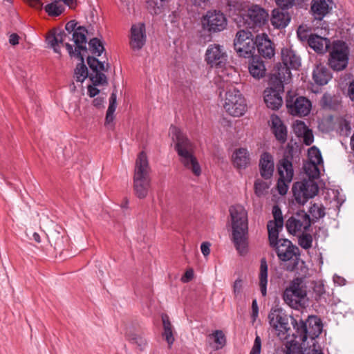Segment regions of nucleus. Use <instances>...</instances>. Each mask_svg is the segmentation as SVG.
I'll return each instance as SVG.
<instances>
[{"mask_svg":"<svg viewBox=\"0 0 354 354\" xmlns=\"http://www.w3.org/2000/svg\"><path fill=\"white\" fill-rule=\"evenodd\" d=\"M292 324L294 329L293 339L288 342L286 354H305L302 343L308 338L315 340L319 336L323 328L322 322L319 317L310 315L305 321L293 319Z\"/></svg>","mask_w":354,"mask_h":354,"instance_id":"nucleus-1","label":"nucleus"},{"mask_svg":"<svg viewBox=\"0 0 354 354\" xmlns=\"http://www.w3.org/2000/svg\"><path fill=\"white\" fill-rule=\"evenodd\" d=\"M172 139L175 142V150L182 165L190 170L196 176L201 174V168L194 156V143L178 128L171 127Z\"/></svg>","mask_w":354,"mask_h":354,"instance_id":"nucleus-2","label":"nucleus"},{"mask_svg":"<svg viewBox=\"0 0 354 354\" xmlns=\"http://www.w3.org/2000/svg\"><path fill=\"white\" fill-rule=\"evenodd\" d=\"M232 223V240L239 253L247 252L248 220V212L241 205H232L229 209Z\"/></svg>","mask_w":354,"mask_h":354,"instance_id":"nucleus-3","label":"nucleus"},{"mask_svg":"<svg viewBox=\"0 0 354 354\" xmlns=\"http://www.w3.org/2000/svg\"><path fill=\"white\" fill-rule=\"evenodd\" d=\"M279 234L271 232L268 234L270 245L275 251L280 261L288 262L286 266V270L289 272L295 271L300 260V250L290 240L279 239Z\"/></svg>","mask_w":354,"mask_h":354,"instance_id":"nucleus-4","label":"nucleus"},{"mask_svg":"<svg viewBox=\"0 0 354 354\" xmlns=\"http://www.w3.org/2000/svg\"><path fill=\"white\" fill-rule=\"evenodd\" d=\"M151 169L145 151L138 153L135 163L133 192L140 199L145 198L151 187Z\"/></svg>","mask_w":354,"mask_h":354,"instance_id":"nucleus-5","label":"nucleus"},{"mask_svg":"<svg viewBox=\"0 0 354 354\" xmlns=\"http://www.w3.org/2000/svg\"><path fill=\"white\" fill-rule=\"evenodd\" d=\"M306 296V286L304 280L301 277H296L291 280L282 295L285 303L295 309H298L304 305L302 301Z\"/></svg>","mask_w":354,"mask_h":354,"instance_id":"nucleus-6","label":"nucleus"},{"mask_svg":"<svg viewBox=\"0 0 354 354\" xmlns=\"http://www.w3.org/2000/svg\"><path fill=\"white\" fill-rule=\"evenodd\" d=\"M256 36L249 30H240L234 40V50L239 57L249 58L254 56L256 49Z\"/></svg>","mask_w":354,"mask_h":354,"instance_id":"nucleus-7","label":"nucleus"},{"mask_svg":"<svg viewBox=\"0 0 354 354\" xmlns=\"http://www.w3.org/2000/svg\"><path fill=\"white\" fill-rule=\"evenodd\" d=\"M292 190L295 201L299 205H304L318 194L319 187L313 179L308 178L295 182Z\"/></svg>","mask_w":354,"mask_h":354,"instance_id":"nucleus-8","label":"nucleus"},{"mask_svg":"<svg viewBox=\"0 0 354 354\" xmlns=\"http://www.w3.org/2000/svg\"><path fill=\"white\" fill-rule=\"evenodd\" d=\"M223 107L229 115L240 117L246 111L247 104L240 91L233 88L226 92Z\"/></svg>","mask_w":354,"mask_h":354,"instance_id":"nucleus-9","label":"nucleus"},{"mask_svg":"<svg viewBox=\"0 0 354 354\" xmlns=\"http://www.w3.org/2000/svg\"><path fill=\"white\" fill-rule=\"evenodd\" d=\"M348 62V48L346 44L340 40L334 41L328 59L330 68L336 71H342L347 66Z\"/></svg>","mask_w":354,"mask_h":354,"instance_id":"nucleus-10","label":"nucleus"},{"mask_svg":"<svg viewBox=\"0 0 354 354\" xmlns=\"http://www.w3.org/2000/svg\"><path fill=\"white\" fill-rule=\"evenodd\" d=\"M243 19L247 28L256 29L266 26L269 19L267 10L258 5H252L243 14Z\"/></svg>","mask_w":354,"mask_h":354,"instance_id":"nucleus-11","label":"nucleus"},{"mask_svg":"<svg viewBox=\"0 0 354 354\" xmlns=\"http://www.w3.org/2000/svg\"><path fill=\"white\" fill-rule=\"evenodd\" d=\"M203 28L210 32L214 33L223 30L227 26V19L221 11L209 10L201 19Z\"/></svg>","mask_w":354,"mask_h":354,"instance_id":"nucleus-12","label":"nucleus"},{"mask_svg":"<svg viewBox=\"0 0 354 354\" xmlns=\"http://www.w3.org/2000/svg\"><path fill=\"white\" fill-rule=\"evenodd\" d=\"M312 220L304 210L297 212L290 216L286 223L287 231L293 235L307 232L311 226Z\"/></svg>","mask_w":354,"mask_h":354,"instance_id":"nucleus-13","label":"nucleus"},{"mask_svg":"<svg viewBox=\"0 0 354 354\" xmlns=\"http://www.w3.org/2000/svg\"><path fill=\"white\" fill-rule=\"evenodd\" d=\"M227 54L223 46L210 44L205 53V61L212 68L223 69L227 63Z\"/></svg>","mask_w":354,"mask_h":354,"instance_id":"nucleus-14","label":"nucleus"},{"mask_svg":"<svg viewBox=\"0 0 354 354\" xmlns=\"http://www.w3.org/2000/svg\"><path fill=\"white\" fill-rule=\"evenodd\" d=\"M286 104L288 112L292 115L299 117L307 115L312 107L310 101L303 96L288 95Z\"/></svg>","mask_w":354,"mask_h":354,"instance_id":"nucleus-15","label":"nucleus"},{"mask_svg":"<svg viewBox=\"0 0 354 354\" xmlns=\"http://www.w3.org/2000/svg\"><path fill=\"white\" fill-rule=\"evenodd\" d=\"M86 32L87 30L85 27L78 26L77 29L75 30V32L73 33V40L74 41L76 46L75 51H73V46L71 44H70L69 43L65 44V47L71 56H72L73 55H75L77 57L83 59L80 50H87V48L86 47Z\"/></svg>","mask_w":354,"mask_h":354,"instance_id":"nucleus-16","label":"nucleus"},{"mask_svg":"<svg viewBox=\"0 0 354 354\" xmlns=\"http://www.w3.org/2000/svg\"><path fill=\"white\" fill-rule=\"evenodd\" d=\"M147 41L146 28L144 23L133 24L130 31L129 45L133 50H140Z\"/></svg>","mask_w":354,"mask_h":354,"instance_id":"nucleus-17","label":"nucleus"},{"mask_svg":"<svg viewBox=\"0 0 354 354\" xmlns=\"http://www.w3.org/2000/svg\"><path fill=\"white\" fill-rule=\"evenodd\" d=\"M270 324L276 330L285 335L290 329L288 326V318L287 315L281 309H274L271 310L268 315Z\"/></svg>","mask_w":354,"mask_h":354,"instance_id":"nucleus-18","label":"nucleus"},{"mask_svg":"<svg viewBox=\"0 0 354 354\" xmlns=\"http://www.w3.org/2000/svg\"><path fill=\"white\" fill-rule=\"evenodd\" d=\"M288 151L285 153L283 158L279 161L278 172L280 177L285 178L288 182H291L294 175L292 163L293 158L292 147H290L288 145Z\"/></svg>","mask_w":354,"mask_h":354,"instance_id":"nucleus-19","label":"nucleus"},{"mask_svg":"<svg viewBox=\"0 0 354 354\" xmlns=\"http://www.w3.org/2000/svg\"><path fill=\"white\" fill-rule=\"evenodd\" d=\"M256 48L260 56L266 59H271L274 55V44L266 34L256 35Z\"/></svg>","mask_w":354,"mask_h":354,"instance_id":"nucleus-20","label":"nucleus"},{"mask_svg":"<svg viewBox=\"0 0 354 354\" xmlns=\"http://www.w3.org/2000/svg\"><path fill=\"white\" fill-rule=\"evenodd\" d=\"M273 157L268 152H264L261 155L259 160V169L261 176L264 179H270L274 172Z\"/></svg>","mask_w":354,"mask_h":354,"instance_id":"nucleus-21","label":"nucleus"},{"mask_svg":"<svg viewBox=\"0 0 354 354\" xmlns=\"http://www.w3.org/2000/svg\"><path fill=\"white\" fill-rule=\"evenodd\" d=\"M68 35L60 29H53L47 35L46 41L55 53L60 54L59 44H63Z\"/></svg>","mask_w":354,"mask_h":354,"instance_id":"nucleus-22","label":"nucleus"},{"mask_svg":"<svg viewBox=\"0 0 354 354\" xmlns=\"http://www.w3.org/2000/svg\"><path fill=\"white\" fill-rule=\"evenodd\" d=\"M285 10H281L279 8L272 10L270 22L275 28H284L290 23L291 17L290 14Z\"/></svg>","mask_w":354,"mask_h":354,"instance_id":"nucleus-23","label":"nucleus"},{"mask_svg":"<svg viewBox=\"0 0 354 354\" xmlns=\"http://www.w3.org/2000/svg\"><path fill=\"white\" fill-rule=\"evenodd\" d=\"M308 44L311 48L319 54L326 52L330 46V41L328 39L315 34L310 35Z\"/></svg>","mask_w":354,"mask_h":354,"instance_id":"nucleus-24","label":"nucleus"},{"mask_svg":"<svg viewBox=\"0 0 354 354\" xmlns=\"http://www.w3.org/2000/svg\"><path fill=\"white\" fill-rule=\"evenodd\" d=\"M232 162L239 169H245L250 164V153L245 148L236 149L232 154Z\"/></svg>","mask_w":354,"mask_h":354,"instance_id":"nucleus-25","label":"nucleus"},{"mask_svg":"<svg viewBox=\"0 0 354 354\" xmlns=\"http://www.w3.org/2000/svg\"><path fill=\"white\" fill-rule=\"evenodd\" d=\"M330 0H313L311 4V12L315 19L322 20L323 18L329 12V3Z\"/></svg>","mask_w":354,"mask_h":354,"instance_id":"nucleus-26","label":"nucleus"},{"mask_svg":"<svg viewBox=\"0 0 354 354\" xmlns=\"http://www.w3.org/2000/svg\"><path fill=\"white\" fill-rule=\"evenodd\" d=\"M282 62L292 69L297 70L301 66V58L295 50L284 48L281 50Z\"/></svg>","mask_w":354,"mask_h":354,"instance_id":"nucleus-27","label":"nucleus"},{"mask_svg":"<svg viewBox=\"0 0 354 354\" xmlns=\"http://www.w3.org/2000/svg\"><path fill=\"white\" fill-rule=\"evenodd\" d=\"M248 66L250 75L255 79H261L266 75V68L264 62L258 56L251 57Z\"/></svg>","mask_w":354,"mask_h":354,"instance_id":"nucleus-28","label":"nucleus"},{"mask_svg":"<svg viewBox=\"0 0 354 354\" xmlns=\"http://www.w3.org/2000/svg\"><path fill=\"white\" fill-rule=\"evenodd\" d=\"M272 214L274 221H270L267 224L268 234H270L271 232L279 233V231L282 230L283 226L282 212L278 205L273 206Z\"/></svg>","mask_w":354,"mask_h":354,"instance_id":"nucleus-29","label":"nucleus"},{"mask_svg":"<svg viewBox=\"0 0 354 354\" xmlns=\"http://www.w3.org/2000/svg\"><path fill=\"white\" fill-rule=\"evenodd\" d=\"M272 129L276 139L283 144L287 140V129L277 115L272 117Z\"/></svg>","mask_w":354,"mask_h":354,"instance_id":"nucleus-30","label":"nucleus"},{"mask_svg":"<svg viewBox=\"0 0 354 354\" xmlns=\"http://www.w3.org/2000/svg\"><path fill=\"white\" fill-rule=\"evenodd\" d=\"M313 77L317 84L323 86L326 84L331 79V75L326 67L319 64L313 71Z\"/></svg>","mask_w":354,"mask_h":354,"instance_id":"nucleus-31","label":"nucleus"},{"mask_svg":"<svg viewBox=\"0 0 354 354\" xmlns=\"http://www.w3.org/2000/svg\"><path fill=\"white\" fill-rule=\"evenodd\" d=\"M264 101L267 106L272 110L279 109L283 102L281 95L267 89L264 91Z\"/></svg>","mask_w":354,"mask_h":354,"instance_id":"nucleus-32","label":"nucleus"},{"mask_svg":"<svg viewBox=\"0 0 354 354\" xmlns=\"http://www.w3.org/2000/svg\"><path fill=\"white\" fill-rule=\"evenodd\" d=\"M268 285V264L265 258L261 260L259 273V286L263 297L267 295Z\"/></svg>","mask_w":354,"mask_h":354,"instance_id":"nucleus-33","label":"nucleus"},{"mask_svg":"<svg viewBox=\"0 0 354 354\" xmlns=\"http://www.w3.org/2000/svg\"><path fill=\"white\" fill-rule=\"evenodd\" d=\"M306 232H304L299 236L298 243L303 249L308 250L312 247L313 239H315V241L318 240L319 234L317 232H315L313 236Z\"/></svg>","mask_w":354,"mask_h":354,"instance_id":"nucleus-34","label":"nucleus"},{"mask_svg":"<svg viewBox=\"0 0 354 354\" xmlns=\"http://www.w3.org/2000/svg\"><path fill=\"white\" fill-rule=\"evenodd\" d=\"M44 10L49 16L58 17L64 11L65 7L59 0H54L47 4L44 7Z\"/></svg>","mask_w":354,"mask_h":354,"instance_id":"nucleus-35","label":"nucleus"},{"mask_svg":"<svg viewBox=\"0 0 354 354\" xmlns=\"http://www.w3.org/2000/svg\"><path fill=\"white\" fill-rule=\"evenodd\" d=\"M284 82H287L272 75L269 80L270 87L266 89L268 91H272L274 93H279L281 95L284 90Z\"/></svg>","mask_w":354,"mask_h":354,"instance_id":"nucleus-36","label":"nucleus"},{"mask_svg":"<svg viewBox=\"0 0 354 354\" xmlns=\"http://www.w3.org/2000/svg\"><path fill=\"white\" fill-rule=\"evenodd\" d=\"M89 50L93 55L100 56L105 50L103 43L97 37L91 39L88 42Z\"/></svg>","mask_w":354,"mask_h":354,"instance_id":"nucleus-37","label":"nucleus"},{"mask_svg":"<svg viewBox=\"0 0 354 354\" xmlns=\"http://www.w3.org/2000/svg\"><path fill=\"white\" fill-rule=\"evenodd\" d=\"M87 64L93 72H97V71H106L108 70V68H106L104 66V62H100L95 57L88 56L87 57ZM109 66V65L107 64L106 67Z\"/></svg>","mask_w":354,"mask_h":354,"instance_id":"nucleus-38","label":"nucleus"},{"mask_svg":"<svg viewBox=\"0 0 354 354\" xmlns=\"http://www.w3.org/2000/svg\"><path fill=\"white\" fill-rule=\"evenodd\" d=\"M290 69L292 68L288 66H286L283 64V65L279 64V65L277 66V71L273 74V75L288 82L291 79Z\"/></svg>","mask_w":354,"mask_h":354,"instance_id":"nucleus-39","label":"nucleus"},{"mask_svg":"<svg viewBox=\"0 0 354 354\" xmlns=\"http://www.w3.org/2000/svg\"><path fill=\"white\" fill-rule=\"evenodd\" d=\"M82 63L78 64L75 70L76 76V81L83 82L84 80L88 76V69L86 66L84 64V59H82Z\"/></svg>","mask_w":354,"mask_h":354,"instance_id":"nucleus-40","label":"nucleus"},{"mask_svg":"<svg viewBox=\"0 0 354 354\" xmlns=\"http://www.w3.org/2000/svg\"><path fill=\"white\" fill-rule=\"evenodd\" d=\"M318 163L308 162L304 165V170L306 174L308 176V178L313 179L319 178V169L318 168Z\"/></svg>","mask_w":354,"mask_h":354,"instance_id":"nucleus-41","label":"nucleus"},{"mask_svg":"<svg viewBox=\"0 0 354 354\" xmlns=\"http://www.w3.org/2000/svg\"><path fill=\"white\" fill-rule=\"evenodd\" d=\"M147 4L151 14L158 15L164 6L165 0H147Z\"/></svg>","mask_w":354,"mask_h":354,"instance_id":"nucleus-42","label":"nucleus"},{"mask_svg":"<svg viewBox=\"0 0 354 354\" xmlns=\"http://www.w3.org/2000/svg\"><path fill=\"white\" fill-rule=\"evenodd\" d=\"M309 213L313 217L312 221H315L325 216L324 207L314 203L310 206Z\"/></svg>","mask_w":354,"mask_h":354,"instance_id":"nucleus-43","label":"nucleus"},{"mask_svg":"<svg viewBox=\"0 0 354 354\" xmlns=\"http://www.w3.org/2000/svg\"><path fill=\"white\" fill-rule=\"evenodd\" d=\"M102 71H97V72H93L95 74H91L89 78L93 82L94 86H99L103 84H107L106 76L101 72Z\"/></svg>","mask_w":354,"mask_h":354,"instance_id":"nucleus-44","label":"nucleus"},{"mask_svg":"<svg viewBox=\"0 0 354 354\" xmlns=\"http://www.w3.org/2000/svg\"><path fill=\"white\" fill-rule=\"evenodd\" d=\"M214 338V342L217 344L216 348H222L226 344V338L222 330H216L209 335Z\"/></svg>","mask_w":354,"mask_h":354,"instance_id":"nucleus-45","label":"nucleus"},{"mask_svg":"<svg viewBox=\"0 0 354 354\" xmlns=\"http://www.w3.org/2000/svg\"><path fill=\"white\" fill-rule=\"evenodd\" d=\"M268 187H269L267 183L263 181L262 180L258 179L254 182V193L258 197L263 196L267 192Z\"/></svg>","mask_w":354,"mask_h":354,"instance_id":"nucleus-46","label":"nucleus"},{"mask_svg":"<svg viewBox=\"0 0 354 354\" xmlns=\"http://www.w3.org/2000/svg\"><path fill=\"white\" fill-rule=\"evenodd\" d=\"M309 162L321 164L323 162L320 151L316 147H312L308 150Z\"/></svg>","mask_w":354,"mask_h":354,"instance_id":"nucleus-47","label":"nucleus"},{"mask_svg":"<svg viewBox=\"0 0 354 354\" xmlns=\"http://www.w3.org/2000/svg\"><path fill=\"white\" fill-rule=\"evenodd\" d=\"M290 183V182H288L285 178L279 177L277 182V188L278 192L281 195H285L287 193L288 189V184Z\"/></svg>","mask_w":354,"mask_h":354,"instance_id":"nucleus-48","label":"nucleus"},{"mask_svg":"<svg viewBox=\"0 0 354 354\" xmlns=\"http://www.w3.org/2000/svg\"><path fill=\"white\" fill-rule=\"evenodd\" d=\"M301 124L305 129L303 136V142L306 145L309 146L313 143L314 140L313 132L311 130L306 128V126L304 122H301Z\"/></svg>","mask_w":354,"mask_h":354,"instance_id":"nucleus-49","label":"nucleus"},{"mask_svg":"<svg viewBox=\"0 0 354 354\" xmlns=\"http://www.w3.org/2000/svg\"><path fill=\"white\" fill-rule=\"evenodd\" d=\"M275 3L281 10H288L295 6V0H275Z\"/></svg>","mask_w":354,"mask_h":354,"instance_id":"nucleus-50","label":"nucleus"},{"mask_svg":"<svg viewBox=\"0 0 354 354\" xmlns=\"http://www.w3.org/2000/svg\"><path fill=\"white\" fill-rule=\"evenodd\" d=\"M117 102H116V91H113L109 98V105L107 109V113L109 114H114V112L116 109Z\"/></svg>","mask_w":354,"mask_h":354,"instance_id":"nucleus-51","label":"nucleus"},{"mask_svg":"<svg viewBox=\"0 0 354 354\" xmlns=\"http://www.w3.org/2000/svg\"><path fill=\"white\" fill-rule=\"evenodd\" d=\"M117 102H116V91H113L109 98V105L107 109V113L109 114H114V112L116 109Z\"/></svg>","mask_w":354,"mask_h":354,"instance_id":"nucleus-52","label":"nucleus"},{"mask_svg":"<svg viewBox=\"0 0 354 354\" xmlns=\"http://www.w3.org/2000/svg\"><path fill=\"white\" fill-rule=\"evenodd\" d=\"M297 34L298 38L301 41H308L310 35H308V30L306 28H305L303 26H299L297 30Z\"/></svg>","mask_w":354,"mask_h":354,"instance_id":"nucleus-53","label":"nucleus"},{"mask_svg":"<svg viewBox=\"0 0 354 354\" xmlns=\"http://www.w3.org/2000/svg\"><path fill=\"white\" fill-rule=\"evenodd\" d=\"M261 350V340L260 337L259 335H257L250 354H260Z\"/></svg>","mask_w":354,"mask_h":354,"instance_id":"nucleus-54","label":"nucleus"},{"mask_svg":"<svg viewBox=\"0 0 354 354\" xmlns=\"http://www.w3.org/2000/svg\"><path fill=\"white\" fill-rule=\"evenodd\" d=\"M243 289V281L241 279H237L233 285V292L235 297L241 295Z\"/></svg>","mask_w":354,"mask_h":354,"instance_id":"nucleus-55","label":"nucleus"},{"mask_svg":"<svg viewBox=\"0 0 354 354\" xmlns=\"http://www.w3.org/2000/svg\"><path fill=\"white\" fill-rule=\"evenodd\" d=\"M162 335L165 337V340L169 346L174 342V337L172 333V328L164 329Z\"/></svg>","mask_w":354,"mask_h":354,"instance_id":"nucleus-56","label":"nucleus"},{"mask_svg":"<svg viewBox=\"0 0 354 354\" xmlns=\"http://www.w3.org/2000/svg\"><path fill=\"white\" fill-rule=\"evenodd\" d=\"M76 26L77 22L75 20H71L66 24L65 29L68 34H71V32L73 33L77 29Z\"/></svg>","mask_w":354,"mask_h":354,"instance_id":"nucleus-57","label":"nucleus"},{"mask_svg":"<svg viewBox=\"0 0 354 354\" xmlns=\"http://www.w3.org/2000/svg\"><path fill=\"white\" fill-rule=\"evenodd\" d=\"M210 245L211 244L209 242H203L201 245V250L203 254L205 257H207L210 253Z\"/></svg>","mask_w":354,"mask_h":354,"instance_id":"nucleus-58","label":"nucleus"},{"mask_svg":"<svg viewBox=\"0 0 354 354\" xmlns=\"http://www.w3.org/2000/svg\"><path fill=\"white\" fill-rule=\"evenodd\" d=\"M259 314V308L256 299H254L252 303V317L254 321L256 320Z\"/></svg>","mask_w":354,"mask_h":354,"instance_id":"nucleus-59","label":"nucleus"},{"mask_svg":"<svg viewBox=\"0 0 354 354\" xmlns=\"http://www.w3.org/2000/svg\"><path fill=\"white\" fill-rule=\"evenodd\" d=\"M192 5L196 7L204 8L207 6L209 0H190Z\"/></svg>","mask_w":354,"mask_h":354,"instance_id":"nucleus-60","label":"nucleus"},{"mask_svg":"<svg viewBox=\"0 0 354 354\" xmlns=\"http://www.w3.org/2000/svg\"><path fill=\"white\" fill-rule=\"evenodd\" d=\"M96 86L89 85L88 86V93L91 97H93L100 93V90L95 87Z\"/></svg>","mask_w":354,"mask_h":354,"instance_id":"nucleus-61","label":"nucleus"},{"mask_svg":"<svg viewBox=\"0 0 354 354\" xmlns=\"http://www.w3.org/2000/svg\"><path fill=\"white\" fill-rule=\"evenodd\" d=\"M162 321L164 329L172 328V326L169 321V318L168 315H162Z\"/></svg>","mask_w":354,"mask_h":354,"instance_id":"nucleus-62","label":"nucleus"},{"mask_svg":"<svg viewBox=\"0 0 354 354\" xmlns=\"http://www.w3.org/2000/svg\"><path fill=\"white\" fill-rule=\"evenodd\" d=\"M306 354H324V353L321 349L316 348V344L313 343L312 348H308Z\"/></svg>","mask_w":354,"mask_h":354,"instance_id":"nucleus-63","label":"nucleus"},{"mask_svg":"<svg viewBox=\"0 0 354 354\" xmlns=\"http://www.w3.org/2000/svg\"><path fill=\"white\" fill-rule=\"evenodd\" d=\"M348 95L352 101H354V80L350 82L348 88Z\"/></svg>","mask_w":354,"mask_h":354,"instance_id":"nucleus-64","label":"nucleus"}]
</instances>
